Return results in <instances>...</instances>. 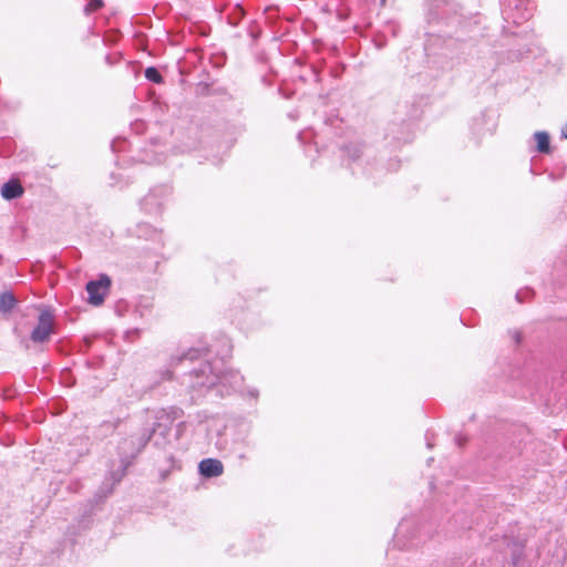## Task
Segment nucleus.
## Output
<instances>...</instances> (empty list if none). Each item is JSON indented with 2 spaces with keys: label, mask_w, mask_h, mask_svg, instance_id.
I'll return each instance as SVG.
<instances>
[{
  "label": "nucleus",
  "mask_w": 567,
  "mask_h": 567,
  "mask_svg": "<svg viewBox=\"0 0 567 567\" xmlns=\"http://www.w3.org/2000/svg\"><path fill=\"white\" fill-rule=\"evenodd\" d=\"M194 379L189 386L194 390L212 389L216 385L225 388V392L229 393L230 390H237L243 383V377L233 370L217 372V367H213L210 362L200 365L198 370H194L189 374Z\"/></svg>",
  "instance_id": "f257e3e1"
},
{
  "label": "nucleus",
  "mask_w": 567,
  "mask_h": 567,
  "mask_svg": "<svg viewBox=\"0 0 567 567\" xmlns=\"http://www.w3.org/2000/svg\"><path fill=\"white\" fill-rule=\"evenodd\" d=\"M184 412L182 409L161 410L155 415V423L153 426V435H159L161 440L156 441V444L162 445L168 441L171 436L172 425L177 420L176 439L178 440L182 435L183 430L186 427V423L182 421Z\"/></svg>",
  "instance_id": "f03ea898"
},
{
  "label": "nucleus",
  "mask_w": 567,
  "mask_h": 567,
  "mask_svg": "<svg viewBox=\"0 0 567 567\" xmlns=\"http://www.w3.org/2000/svg\"><path fill=\"white\" fill-rule=\"evenodd\" d=\"M54 333V316L49 309H43L38 318V323L30 334L34 343H44Z\"/></svg>",
  "instance_id": "7ed1b4c3"
},
{
  "label": "nucleus",
  "mask_w": 567,
  "mask_h": 567,
  "mask_svg": "<svg viewBox=\"0 0 567 567\" xmlns=\"http://www.w3.org/2000/svg\"><path fill=\"white\" fill-rule=\"evenodd\" d=\"M111 287V279L107 275H101L97 280H91L86 284L89 302L93 306L103 303L105 296Z\"/></svg>",
  "instance_id": "20e7f679"
},
{
  "label": "nucleus",
  "mask_w": 567,
  "mask_h": 567,
  "mask_svg": "<svg viewBox=\"0 0 567 567\" xmlns=\"http://www.w3.org/2000/svg\"><path fill=\"white\" fill-rule=\"evenodd\" d=\"M150 439H151V436H142V437H137V439L134 436H131L130 439H125L121 443L120 449L125 454L126 457L133 458L136 456V454L130 450V446L135 445V443L137 442L136 452H140L146 445V443L148 442Z\"/></svg>",
  "instance_id": "39448f33"
},
{
  "label": "nucleus",
  "mask_w": 567,
  "mask_h": 567,
  "mask_svg": "<svg viewBox=\"0 0 567 567\" xmlns=\"http://www.w3.org/2000/svg\"><path fill=\"white\" fill-rule=\"evenodd\" d=\"M22 194L23 187L18 181H9L1 187V195L8 200L19 198Z\"/></svg>",
  "instance_id": "423d86ee"
},
{
  "label": "nucleus",
  "mask_w": 567,
  "mask_h": 567,
  "mask_svg": "<svg viewBox=\"0 0 567 567\" xmlns=\"http://www.w3.org/2000/svg\"><path fill=\"white\" fill-rule=\"evenodd\" d=\"M506 554L511 555L513 567H524L523 545L513 543L507 545Z\"/></svg>",
  "instance_id": "0eeeda50"
},
{
  "label": "nucleus",
  "mask_w": 567,
  "mask_h": 567,
  "mask_svg": "<svg viewBox=\"0 0 567 567\" xmlns=\"http://www.w3.org/2000/svg\"><path fill=\"white\" fill-rule=\"evenodd\" d=\"M126 471V466L124 463H113V466L110 471L111 478H106L105 485L107 486V492L110 493L112 491V487L114 484L118 483L122 477L124 476Z\"/></svg>",
  "instance_id": "6e6552de"
},
{
  "label": "nucleus",
  "mask_w": 567,
  "mask_h": 567,
  "mask_svg": "<svg viewBox=\"0 0 567 567\" xmlns=\"http://www.w3.org/2000/svg\"><path fill=\"white\" fill-rule=\"evenodd\" d=\"M223 470V463H199V473L205 477L218 476Z\"/></svg>",
  "instance_id": "1a4fd4ad"
},
{
  "label": "nucleus",
  "mask_w": 567,
  "mask_h": 567,
  "mask_svg": "<svg viewBox=\"0 0 567 567\" xmlns=\"http://www.w3.org/2000/svg\"><path fill=\"white\" fill-rule=\"evenodd\" d=\"M17 303L16 297L11 292H3L0 295V312H10Z\"/></svg>",
  "instance_id": "9d476101"
},
{
  "label": "nucleus",
  "mask_w": 567,
  "mask_h": 567,
  "mask_svg": "<svg viewBox=\"0 0 567 567\" xmlns=\"http://www.w3.org/2000/svg\"><path fill=\"white\" fill-rule=\"evenodd\" d=\"M534 138L537 143V151L539 153H549L550 146H549V135L548 133L544 131L536 132L534 134Z\"/></svg>",
  "instance_id": "9b49d317"
},
{
  "label": "nucleus",
  "mask_w": 567,
  "mask_h": 567,
  "mask_svg": "<svg viewBox=\"0 0 567 567\" xmlns=\"http://www.w3.org/2000/svg\"><path fill=\"white\" fill-rule=\"evenodd\" d=\"M145 78L153 82V83H162L163 82V76L161 75V73L158 72V70L154 66H148L146 70H145Z\"/></svg>",
  "instance_id": "f8f14e48"
},
{
  "label": "nucleus",
  "mask_w": 567,
  "mask_h": 567,
  "mask_svg": "<svg viewBox=\"0 0 567 567\" xmlns=\"http://www.w3.org/2000/svg\"><path fill=\"white\" fill-rule=\"evenodd\" d=\"M200 353H202V350H199V349H189L187 353H185L176 359H173L172 363L174 364L175 361L183 362L184 360L193 361L195 358H198L200 355Z\"/></svg>",
  "instance_id": "ddd939ff"
},
{
  "label": "nucleus",
  "mask_w": 567,
  "mask_h": 567,
  "mask_svg": "<svg viewBox=\"0 0 567 567\" xmlns=\"http://www.w3.org/2000/svg\"><path fill=\"white\" fill-rule=\"evenodd\" d=\"M102 7H103L102 0H91L85 7V11L87 13L94 12V11H97L99 9H101Z\"/></svg>",
  "instance_id": "4468645a"
},
{
  "label": "nucleus",
  "mask_w": 567,
  "mask_h": 567,
  "mask_svg": "<svg viewBox=\"0 0 567 567\" xmlns=\"http://www.w3.org/2000/svg\"><path fill=\"white\" fill-rule=\"evenodd\" d=\"M463 441H465V439H463V437H461V436H457V437L455 439V442H456V444H457L458 446H462Z\"/></svg>",
  "instance_id": "2eb2a0df"
},
{
  "label": "nucleus",
  "mask_w": 567,
  "mask_h": 567,
  "mask_svg": "<svg viewBox=\"0 0 567 567\" xmlns=\"http://www.w3.org/2000/svg\"><path fill=\"white\" fill-rule=\"evenodd\" d=\"M523 293H524L523 291H518L516 293V299H517L518 302H522Z\"/></svg>",
  "instance_id": "dca6fc26"
},
{
  "label": "nucleus",
  "mask_w": 567,
  "mask_h": 567,
  "mask_svg": "<svg viewBox=\"0 0 567 567\" xmlns=\"http://www.w3.org/2000/svg\"><path fill=\"white\" fill-rule=\"evenodd\" d=\"M351 157L354 159V158H358L359 157V150H355L354 154L351 155Z\"/></svg>",
  "instance_id": "f3484780"
},
{
  "label": "nucleus",
  "mask_w": 567,
  "mask_h": 567,
  "mask_svg": "<svg viewBox=\"0 0 567 567\" xmlns=\"http://www.w3.org/2000/svg\"><path fill=\"white\" fill-rule=\"evenodd\" d=\"M515 340H516V342H517V343H518V342H519V340H520V336H519V333H518V332H515Z\"/></svg>",
  "instance_id": "a211bd4d"
},
{
  "label": "nucleus",
  "mask_w": 567,
  "mask_h": 567,
  "mask_svg": "<svg viewBox=\"0 0 567 567\" xmlns=\"http://www.w3.org/2000/svg\"><path fill=\"white\" fill-rule=\"evenodd\" d=\"M203 461L210 462V461H216V460H215V458H212V457H208V458H204Z\"/></svg>",
  "instance_id": "6ab92c4d"
},
{
  "label": "nucleus",
  "mask_w": 567,
  "mask_h": 567,
  "mask_svg": "<svg viewBox=\"0 0 567 567\" xmlns=\"http://www.w3.org/2000/svg\"><path fill=\"white\" fill-rule=\"evenodd\" d=\"M166 379H171V372L169 371L166 372Z\"/></svg>",
  "instance_id": "aec40b11"
}]
</instances>
